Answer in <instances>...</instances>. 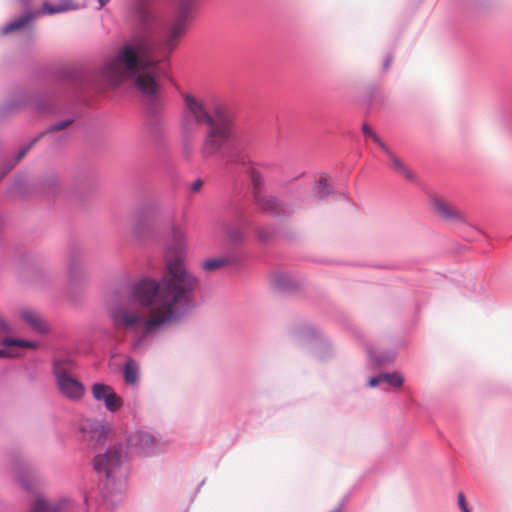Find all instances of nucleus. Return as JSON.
I'll return each instance as SVG.
<instances>
[{
    "instance_id": "c9c22d12",
    "label": "nucleus",
    "mask_w": 512,
    "mask_h": 512,
    "mask_svg": "<svg viewBox=\"0 0 512 512\" xmlns=\"http://www.w3.org/2000/svg\"><path fill=\"white\" fill-rule=\"evenodd\" d=\"M98 2H99V6L101 8V7L105 6L109 2V0H98Z\"/></svg>"
},
{
    "instance_id": "5701e85b",
    "label": "nucleus",
    "mask_w": 512,
    "mask_h": 512,
    "mask_svg": "<svg viewBox=\"0 0 512 512\" xmlns=\"http://www.w3.org/2000/svg\"><path fill=\"white\" fill-rule=\"evenodd\" d=\"M104 404L107 410L115 412L122 406L123 402L114 391L107 399H105Z\"/></svg>"
},
{
    "instance_id": "b1692460",
    "label": "nucleus",
    "mask_w": 512,
    "mask_h": 512,
    "mask_svg": "<svg viewBox=\"0 0 512 512\" xmlns=\"http://www.w3.org/2000/svg\"><path fill=\"white\" fill-rule=\"evenodd\" d=\"M403 377L399 373H385L382 374V382L387 383L393 387H400L403 384Z\"/></svg>"
},
{
    "instance_id": "f3484780",
    "label": "nucleus",
    "mask_w": 512,
    "mask_h": 512,
    "mask_svg": "<svg viewBox=\"0 0 512 512\" xmlns=\"http://www.w3.org/2000/svg\"><path fill=\"white\" fill-rule=\"evenodd\" d=\"M33 17H34V14H32V13H27V14L19 17L18 19L14 20L11 23L4 26L2 28V33L8 34L10 32H13L15 30L25 27L33 19Z\"/></svg>"
},
{
    "instance_id": "a878e982",
    "label": "nucleus",
    "mask_w": 512,
    "mask_h": 512,
    "mask_svg": "<svg viewBox=\"0 0 512 512\" xmlns=\"http://www.w3.org/2000/svg\"><path fill=\"white\" fill-rule=\"evenodd\" d=\"M252 181L254 184V189L258 191L263 184L262 176L258 172L254 171L252 172Z\"/></svg>"
},
{
    "instance_id": "6e6552de",
    "label": "nucleus",
    "mask_w": 512,
    "mask_h": 512,
    "mask_svg": "<svg viewBox=\"0 0 512 512\" xmlns=\"http://www.w3.org/2000/svg\"><path fill=\"white\" fill-rule=\"evenodd\" d=\"M164 213L159 201H151L143 205L137 213V229L139 232L150 230L157 225Z\"/></svg>"
},
{
    "instance_id": "ddd939ff",
    "label": "nucleus",
    "mask_w": 512,
    "mask_h": 512,
    "mask_svg": "<svg viewBox=\"0 0 512 512\" xmlns=\"http://www.w3.org/2000/svg\"><path fill=\"white\" fill-rule=\"evenodd\" d=\"M3 344L7 348L0 349V358L17 357L18 354L14 353L12 351L13 347L29 348V349H36L38 347V344L34 341L19 340V339H12V338H6L3 341Z\"/></svg>"
},
{
    "instance_id": "473e14b6",
    "label": "nucleus",
    "mask_w": 512,
    "mask_h": 512,
    "mask_svg": "<svg viewBox=\"0 0 512 512\" xmlns=\"http://www.w3.org/2000/svg\"><path fill=\"white\" fill-rule=\"evenodd\" d=\"M362 131H363V133H364L366 136H368V137H370V138H371V136L375 133V132L373 131V129H372L368 124H366V123H365V124H363V126H362Z\"/></svg>"
},
{
    "instance_id": "9b49d317",
    "label": "nucleus",
    "mask_w": 512,
    "mask_h": 512,
    "mask_svg": "<svg viewBox=\"0 0 512 512\" xmlns=\"http://www.w3.org/2000/svg\"><path fill=\"white\" fill-rule=\"evenodd\" d=\"M434 212L444 220H460L462 218L461 211L452 203L441 196L433 195L430 199Z\"/></svg>"
},
{
    "instance_id": "c756f323",
    "label": "nucleus",
    "mask_w": 512,
    "mask_h": 512,
    "mask_svg": "<svg viewBox=\"0 0 512 512\" xmlns=\"http://www.w3.org/2000/svg\"><path fill=\"white\" fill-rule=\"evenodd\" d=\"M10 331V325L6 319L0 314V333H6Z\"/></svg>"
},
{
    "instance_id": "cd10ccee",
    "label": "nucleus",
    "mask_w": 512,
    "mask_h": 512,
    "mask_svg": "<svg viewBox=\"0 0 512 512\" xmlns=\"http://www.w3.org/2000/svg\"><path fill=\"white\" fill-rule=\"evenodd\" d=\"M371 139L385 152L390 153V149L384 144L376 133L371 136Z\"/></svg>"
},
{
    "instance_id": "2f4dec72",
    "label": "nucleus",
    "mask_w": 512,
    "mask_h": 512,
    "mask_svg": "<svg viewBox=\"0 0 512 512\" xmlns=\"http://www.w3.org/2000/svg\"><path fill=\"white\" fill-rule=\"evenodd\" d=\"M382 383V374L369 379V386L376 387Z\"/></svg>"
},
{
    "instance_id": "f704fd0d",
    "label": "nucleus",
    "mask_w": 512,
    "mask_h": 512,
    "mask_svg": "<svg viewBox=\"0 0 512 512\" xmlns=\"http://www.w3.org/2000/svg\"><path fill=\"white\" fill-rule=\"evenodd\" d=\"M391 62H392V59L390 57H387L384 62V68L387 69L390 66Z\"/></svg>"
},
{
    "instance_id": "20e7f679",
    "label": "nucleus",
    "mask_w": 512,
    "mask_h": 512,
    "mask_svg": "<svg viewBox=\"0 0 512 512\" xmlns=\"http://www.w3.org/2000/svg\"><path fill=\"white\" fill-rule=\"evenodd\" d=\"M69 365H71V362L68 360H57L54 362L53 371L56 377V384L64 397L72 401H80L85 395V387L68 373L67 366Z\"/></svg>"
},
{
    "instance_id": "6ab92c4d",
    "label": "nucleus",
    "mask_w": 512,
    "mask_h": 512,
    "mask_svg": "<svg viewBox=\"0 0 512 512\" xmlns=\"http://www.w3.org/2000/svg\"><path fill=\"white\" fill-rule=\"evenodd\" d=\"M91 392L95 400L105 401L111 393L114 392L113 388L103 383H95L91 387Z\"/></svg>"
},
{
    "instance_id": "e433bc0d",
    "label": "nucleus",
    "mask_w": 512,
    "mask_h": 512,
    "mask_svg": "<svg viewBox=\"0 0 512 512\" xmlns=\"http://www.w3.org/2000/svg\"><path fill=\"white\" fill-rule=\"evenodd\" d=\"M463 512H470V510L468 508H465Z\"/></svg>"
},
{
    "instance_id": "4be33fe9",
    "label": "nucleus",
    "mask_w": 512,
    "mask_h": 512,
    "mask_svg": "<svg viewBox=\"0 0 512 512\" xmlns=\"http://www.w3.org/2000/svg\"><path fill=\"white\" fill-rule=\"evenodd\" d=\"M227 262L228 261L225 258L208 259L202 263V268L205 271H215L224 267L227 264Z\"/></svg>"
},
{
    "instance_id": "393cba45",
    "label": "nucleus",
    "mask_w": 512,
    "mask_h": 512,
    "mask_svg": "<svg viewBox=\"0 0 512 512\" xmlns=\"http://www.w3.org/2000/svg\"><path fill=\"white\" fill-rule=\"evenodd\" d=\"M329 194L328 180L324 177L320 178L317 185L315 195L319 199H323Z\"/></svg>"
},
{
    "instance_id": "f03ea898",
    "label": "nucleus",
    "mask_w": 512,
    "mask_h": 512,
    "mask_svg": "<svg viewBox=\"0 0 512 512\" xmlns=\"http://www.w3.org/2000/svg\"><path fill=\"white\" fill-rule=\"evenodd\" d=\"M152 16L143 15L131 38L107 60L101 74L111 87L131 81L146 98L153 99L160 90V80L167 75L168 62L154 55L156 28Z\"/></svg>"
},
{
    "instance_id": "9d476101",
    "label": "nucleus",
    "mask_w": 512,
    "mask_h": 512,
    "mask_svg": "<svg viewBox=\"0 0 512 512\" xmlns=\"http://www.w3.org/2000/svg\"><path fill=\"white\" fill-rule=\"evenodd\" d=\"M185 103L188 112L195 118L196 122L200 124L205 123L208 126L211 125V120L216 117L218 109L226 111L222 106H217L214 108L212 114H209L203 103L193 96H186Z\"/></svg>"
},
{
    "instance_id": "4c0bfd02",
    "label": "nucleus",
    "mask_w": 512,
    "mask_h": 512,
    "mask_svg": "<svg viewBox=\"0 0 512 512\" xmlns=\"http://www.w3.org/2000/svg\"><path fill=\"white\" fill-rule=\"evenodd\" d=\"M332 512H339V510H333Z\"/></svg>"
},
{
    "instance_id": "7ed1b4c3",
    "label": "nucleus",
    "mask_w": 512,
    "mask_h": 512,
    "mask_svg": "<svg viewBox=\"0 0 512 512\" xmlns=\"http://www.w3.org/2000/svg\"><path fill=\"white\" fill-rule=\"evenodd\" d=\"M203 144L202 155L205 158L217 154L231 135V119L226 111L217 110L216 117L211 120Z\"/></svg>"
},
{
    "instance_id": "dca6fc26",
    "label": "nucleus",
    "mask_w": 512,
    "mask_h": 512,
    "mask_svg": "<svg viewBox=\"0 0 512 512\" xmlns=\"http://www.w3.org/2000/svg\"><path fill=\"white\" fill-rule=\"evenodd\" d=\"M79 6L73 2V0H60V3L57 5H52L49 3L43 4V13L46 14H55L61 13L68 10L78 9Z\"/></svg>"
},
{
    "instance_id": "4468645a",
    "label": "nucleus",
    "mask_w": 512,
    "mask_h": 512,
    "mask_svg": "<svg viewBox=\"0 0 512 512\" xmlns=\"http://www.w3.org/2000/svg\"><path fill=\"white\" fill-rule=\"evenodd\" d=\"M29 512H68L67 502L49 503L44 498L38 497Z\"/></svg>"
},
{
    "instance_id": "2eb2a0df",
    "label": "nucleus",
    "mask_w": 512,
    "mask_h": 512,
    "mask_svg": "<svg viewBox=\"0 0 512 512\" xmlns=\"http://www.w3.org/2000/svg\"><path fill=\"white\" fill-rule=\"evenodd\" d=\"M256 200L259 207L265 211L274 213H279L282 211L281 202L274 196L260 195L259 192H257Z\"/></svg>"
},
{
    "instance_id": "f257e3e1",
    "label": "nucleus",
    "mask_w": 512,
    "mask_h": 512,
    "mask_svg": "<svg viewBox=\"0 0 512 512\" xmlns=\"http://www.w3.org/2000/svg\"><path fill=\"white\" fill-rule=\"evenodd\" d=\"M200 280L185 265L181 255L165 256L160 279L145 277L133 284L132 303H121L110 310L115 328L140 333L142 337L178 322L194 305Z\"/></svg>"
},
{
    "instance_id": "bb28decb",
    "label": "nucleus",
    "mask_w": 512,
    "mask_h": 512,
    "mask_svg": "<svg viewBox=\"0 0 512 512\" xmlns=\"http://www.w3.org/2000/svg\"><path fill=\"white\" fill-rule=\"evenodd\" d=\"M71 123L70 120H64L60 121L56 124H54L50 129L49 132H56L65 129L69 124Z\"/></svg>"
},
{
    "instance_id": "39448f33",
    "label": "nucleus",
    "mask_w": 512,
    "mask_h": 512,
    "mask_svg": "<svg viewBox=\"0 0 512 512\" xmlns=\"http://www.w3.org/2000/svg\"><path fill=\"white\" fill-rule=\"evenodd\" d=\"M191 6L189 3H181L177 16L173 23L170 25L165 40L164 49L171 52L176 48L180 39L184 36L187 29V22L189 19Z\"/></svg>"
},
{
    "instance_id": "1a4fd4ad",
    "label": "nucleus",
    "mask_w": 512,
    "mask_h": 512,
    "mask_svg": "<svg viewBox=\"0 0 512 512\" xmlns=\"http://www.w3.org/2000/svg\"><path fill=\"white\" fill-rule=\"evenodd\" d=\"M127 446L131 452L148 455L160 446V440L150 432L137 431L129 436Z\"/></svg>"
},
{
    "instance_id": "72a5a7b5",
    "label": "nucleus",
    "mask_w": 512,
    "mask_h": 512,
    "mask_svg": "<svg viewBox=\"0 0 512 512\" xmlns=\"http://www.w3.org/2000/svg\"><path fill=\"white\" fill-rule=\"evenodd\" d=\"M202 185H203V182L200 179H198V180L193 182L191 188H192L193 191L196 192V191H199L201 189Z\"/></svg>"
},
{
    "instance_id": "7c9ffc66",
    "label": "nucleus",
    "mask_w": 512,
    "mask_h": 512,
    "mask_svg": "<svg viewBox=\"0 0 512 512\" xmlns=\"http://www.w3.org/2000/svg\"><path fill=\"white\" fill-rule=\"evenodd\" d=\"M458 505L460 507V509L463 511L465 508H468L467 506V503H466V499H465V495L463 492H460L458 494Z\"/></svg>"
},
{
    "instance_id": "a211bd4d",
    "label": "nucleus",
    "mask_w": 512,
    "mask_h": 512,
    "mask_svg": "<svg viewBox=\"0 0 512 512\" xmlns=\"http://www.w3.org/2000/svg\"><path fill=\"white\" fill-rule=\"evenodd\" d=\"M124 379L127 384L134 385L138 381V366L133 359H129L124 366Z\"/></svg>"
},
{
    "instance_id": "0eeeda50",
    "label": "nucleus",
    "mask_w": 512,
    "mask_h": 512,
    "mask_svg": "<svg viewBox=\"0 0 512 512\" xmlns=\"http://www.w3.org/2000/svg\"><path fill=\"white\" fill-rule=\"evenodd\" d=\"M80 431L83 441L93 448L103 444L112 433L109 425L96 419L83 420L80 425Z\"/></svg>"
},
{
    "instance_id": "aec40b11",
    "label": "nucleus",
    "mask_w": 512,
    "mask_h": 512,
    "mask_svg": "<svg viewBox=\"0 0 512 512\" xmlns=\"http://www.w3.org/2000/svg\"><path fill=\"white\" fill-rule=\"evenodd\" d=\"M388 155V157L390 158L391 160V163H392V167L401 175H403L406 179L408 180H413L414 179V175L413 173L411 172V170H409L405 164L397 157L395 156L391 151L390 153H386Z\"/></svg>"
},
{
    "instance_id": "c85d7f7f",
    "label": "nucleus",
    "mask_w": 512,
    "mask_h": 512,
    "mask_svg": "<svg viewBox=\"0 0 512 512\" xmlns=\"http://www.w3.org/2000/svg\"><path fill=\"white\" fill-rule=\"evenodd\" d=\"M37 140L38 138L33 139L27 147L21 149L18 153L17 160H21L27 154L30 148L37 142Z\"/></svg>"
},
{
    "instance_id": "f8f14e48",
    "label": "nucleus",
    "mask_w": 512,
    "mask_h": 512,
    "mask_svg": "<svg viewBox=\"0 0 512 512\" xmlns=\"http://www.w3.org/2000/svg\"><path fill=\"white\" fill-rule=\"evenodd\" d=\"M17 313L19 318L27 325H29L33 330L39 333H46L48 331L46 322L42 319L37 311L28 307H23L20 308Z\"/></svg>"
},
{
    "instance_id": "412c9836",
    "label": "nucleus",
    "mask_w": 512,
    "mask_h": 512,
    "mask_svg": "<svg viewBox=\"0 0 512 512\" xmlns=\"http://www.w3.org/2000/svg\"><path fill=\"white\" fill-rule=\"evenodd\" d=\"M171 240L178 248L181 249L186 243L185 230L180 226L173 225L171 228Z\"/></svg>"
},
{
    "instance_id": "423d86ee",
    "label": "nucleus",
    "mask_w": 512,
    "mask_h": 512,
    "mask_svg": "<svg viewBox=\"0 0 512 512\" xmlns=\"http://www.w3.org/2000/svg\"><path fill=\"white\" fill-rule=\"evenodd\" d=\"M121 446L109 447L105 453L99 454L94 459V468L97 472L104 474L107 478L113 475L121 468V464L126 456Z\"/></svg>"
}]
</instances>
